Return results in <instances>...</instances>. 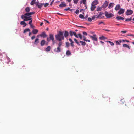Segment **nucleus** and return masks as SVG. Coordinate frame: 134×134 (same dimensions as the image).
Wrapping results in <instances>:
<instances>
[{
  "label": "nucleus",
  "mask_w": 134,
  "mask_h": 134,
  "mask_svg": "<svg viewBox=\"0 0 134 134\" xmlns=\"http://www.w3.org/2000/svg\"><path fill=\"white\" fill-rule=\"evenodd\" d=\"M35 13L34 12H30L28 13H26L24 15H22L21 16V18L23 19V20L24 19H27V18H32L31 15L34 14Z\"/></svg>",
  "instance_id": "obj_1"
},
{
  "label": "nucleus",
  "mask_w": 134,
  "mask_h": 134,
  "mask_svg": "<svg viewBox=\"0 0 134 134\" xmlns=\"http://www.w3.org/2000/svg\"><path fill=\"white\" fill-rule=\"evenodd\" d=\"M55 37L57 40L60 41L62 40H64V37L63 35V33L59 31L57 35H55Z\"/></svg>",
  "instance_id": "obj_2"
},
{
  "label": "nucleus",
  "mask_w": 134,
  "mask_h": 134,
  "mask_svg": "<svg viewBox=\"0 0 134 134\" xmlns=\"http://www.w3.org/2000/svg\"><path fill=\"white\" fill-rule=\"evenodd\" d=\"M105 15L106 17L107 18H111L114 16V15L112 13H109L107 11L105 12Z\"/></svg>",
  "instance_id": "obj_3"
},
{
  "label": "nucleus",
  "mask_w": 134,
  "mask_h": 134,
  "mask_svg": "<svg viewBox=\"0 0 134 134\" xmlns=\"http://www.w3.org/2000/svg\"><path fill=\"white\" fill-rule=\"evenodd\" d=\"M88 36L92 40L95 41H97V38L96 35L94 34L92 36H91L90 35H88Z\"/></svg>",
  "instance_id": "obj_4"
},
{
  "label": "nucleus",
  "mask_w": 134,
  "mask_h": 134,
  "mask_svg": "<svg viewBox=\"0 0 134 134\" xmlns=\"http://www.w3.org/2000/svg\"><path fill=\"white\" fill-rule=\"evenodd\" d=\"M69 34L71 36H72L73 35H74L76 37L78 38V37L76 34V33L75 32L70 31L69 32Z\"/></svg>",
  "instance_id": "obj_5"
},
{
  "label": "nucleus",
  "mask_w": 134,
  "mask_h": 134,
  "mask_svg": "<svg viewBox=\"0 0 134 134\" xmlns=\"http://www.w3.org/2000/svg\"><path fill=\"white\" fill-rule=\"evenodd\" d=\"M133 12L132 10L128 9L126 12V14L127 15H130L132 14Z\"/></svg>",
  "instance_id": "obj_6"
},
{
  "label": "nucleus",
  "mask_w": 134,
  "mask_h": 134,
  "mask_svg": "<svg viewBox=\"0 0 134 134\" xmlns=\"http://www.w3.org/2000/svg\"><path fill=\"white\" fill-rule=\"evenodd\" d=\"M39 35L43 38H45L47 36V35L46 34L45 32H42L41 34ZM38 35L37 36V37H38Z\"/></svg>",
  "instance_id": "obj_7"
},
{
  "label": "nucleus",
  "mask_w": 134,
  "mask_h": 134,
  "mask_svg": "<svg viewBox=\"0 0 134 134\" xmlns=\"http://www.w3.org/2000/svg\"><path fill=\"white\" fill-rule=\"evenodd\" d=\"M108 3H109L108 1H105L104 4L102 6V8H106L108 6Z\"/></svg>",
  "instance_id": "obj_8"
},
{
  "label": "nucleus",
  "mask_w": 134,
  "mask_h": 134,
  "mask_svg": "<svg viewBox=\"0 0 134 134\" xmlns=\"http://www.w3.org/2000/svg\"><path fill=\"white\" fill-rule=\"evenodd\" d=\"M67 5L64 2H61V4L59 5V6L60 7H66Z\"/></svg>",
  "instance_id": "obj_9"
},
{
  "label": "nucleus",
  "mask_w": 134,
  "mask_h": 134,
  "mask_svg": "<svg viewBox=\"0 0 134 134\" xmlns=\"http://www.w3.org/2000/svg\"><path fill=\"white\" fill-rule=\"evenodd\" d=\"M27 18V19H24V21H30L29 22V24L30 25H32L31 24H32V18Z\"/></svg>",
  "instance_id": "obj_10"
},
{
  "label": "nucleus",
  "mask_w": 134,
  "mask_h": 134,
  "mask_svg": "<svg viewBox=\"0 0 134 134\" xmlns=\"http://www.w3.org/2000/svg\"><path fill=\"white\" fill-rule=\"evenodd\" d=\"M49 38L50 39L52 40L53 42V44H54V40L53 35L52 34H49Z\"/></svg>",
  "instance_id": "obj_11"
},
{
  "label": "nucleus",
  "mask_w": 134,
  "mask_h": 134,
  "mask_svg": "<svg viewBox=\"0 0 134 134\" xmlns=\"http://www.w3.org/2000/svg\"><path fill=\"white\" fill-rule=\"evenodd\" d=\"M125 11V9L122 8L120 9L118 11V13L119 15L123 14Z\"/></svg>",
  "instance_id": "obj_12"
},
{
  "label": "nucleus",
  "mask_w": 134,
  "mask_h": 134,
  "mask_svg": "<svg viewBox=\"0 0 134 134\" xmlns=\"http://www.w3.org/2000/svg\"><path fill=\"white\" fill-rule=\"evenodd\" d=\"M61 50L60 48L58 47L57 48L54 49V51L56 52L59 53L61 52Z\"/></svg>",
  "instance_id": "obj_13"
},
{
  "label": "nucleus",
  "mask_w": 134,
  "mask_h": 134,
  "mask_svg": "<svg viewBox=\"0 0 134 134\" xmlns=\"http://www.w3.org/2000/svg\"><path fill=\"white\" fill-rule=\"evenodd\" d=\"M21 21L20 23V24L21 25H24L23 27H25L27 25V24L26 23L25 21Z\"/></svg>",
  "instance_id": "obj_14"
},
{
  "label": "nucleus",
  "mask_w": 134,
  "mask_h": 134,
  "mask_svg": "<svg viewBox=\"0 0 134 134\" xmlns=\"http://www.w3.org/2000/svg\"><path fill=\"white\" fill-rule=\"evenodd\" d=\"M98 2L97 1V0H95L93 1L92 3V5H97L98 4Z\"/></svg>",
  "instance_id": "obj_15"
},
{
  "label": "nucleus",
  "mask_w": 134,
  "mask_h": 134,
  "mask_svg": "<svg viewBox=\"0 0 134 134\" xmlns=\"http://www.w3.org/2000/svg\"><path fill=\"white\" fill-rule=\"evenodd\" d=\"M45 41L44 40H42L41 42V46H43L45 44Z\"/></svg>",
  "instance_id": "obj_16"
},
{
  "label": "nucleus",
  "mask_w": 134,
  "mask_h": 134,
  "mask_svg": "<svg viewBox=\"0 0 134 134\" xmlns=\"http://www.w3.org/2000/svg\"><path fill=\"white\" fill-rule=\"evenodd\" d=\"M104 99L105 100L106 102H108L109 103L110 102V98L109 97H106L105 98H104Z\"/></svg>",
  "instance_id": "obj_17"
},
{
  "label": "nucleus",
  "mask_w": 134,
  "mask_h": 134,
  "mask_svg": "<svg viewBox=\"0 0 134 134\" xmlns=\"http://www.w3.org/2000/svg\"><path fill=\"white\" fill-rule=\"evenodd\" d=\"M69 40L71 42L70 44L71 46L73 47H74V44L73 41H72V40L71 38H69Z\"/></svg>",
  "instance_id": "obj_18"
},
{
  "label": "nucleus",
  "mask_w": 134,
  "mask_h": 134,
  "mask_svg": "<svg viewBox=\"0 0 134 134\" xmlns=\"http://www.w3.org/2000/svg\"><path fill=\"white\" fill-rule=\"evenodd\" d=\"M38 30L37 29H33L32 31V33L34 34H36L37 33Z\"/></svg>",
  "instance_id": "obj_19"
},
{
  "label": "nucleus",
  "mask_w": 134,
  "mask_h": 134,
  "mask_svg": "<svg viewBox=\"0 0 134 134\" xmlns=\"http://www.w3.org/2000/svg\"><path fill=\"white\" fill-rule=\"evenodd\" d=\"M96 7L95 5L91 4V10L92 11L94 10Z\"/></svg>",
  "instance_id": "obj_20"
},
{
  "label": "nucleus",
  "mask_w": 134,
  "mask_h": 134,
  "mask_svg": "<svg viewBox=\"0 0 134 134\" xmlns=\"http://www.w3.org/2000/svg\"><path fill=\"white\" fill-rule=\"evenodd\" d=\"M120 5L119 4L117 5L115 8V9L116 10H118L120 8Z\"/></svg>",
  "instance_id": "obj_21"
},
{
  "label": "nucleus",
  "mask_w": 134,
  "mask_h": 134,
  "mask_svg": "<svg viewBox=\"0 0 134 134\" xmlns=\"http://www.w3.org/2000/svg\"><path fill=\"white\" fill-rule=\"evenodd\" d=\"M39 42V39L38 38H36L34 42V44L35 45H37Z\"/></svg>",
  "instance_id": "obj_22"
},
{
  "label": "nucleus",
  "mask_w": 134,
  "mask_h": 134,
  "mask_svg": "<svg viewBox=\"0 0 134 134\" xmlns=\"http://www.w3.org/2000/svg\"><path fill=\"white\" fill-rule=\"evenodd\" d=\"M25 10L26 12H27V13H29L30 11V9L29 7H27L25 8Z\"/></svg>",
  "instance_id": "obj_23"
},
{
  "label": "nucleus",
  "mask_w": 134,
  "mask_h": 134,
  "mask_svg": "<svg viewBox=\"0 0 134 134\" xmlns=\"http://www.w3.org/2000/svg\"><path fill=\"white\" fill-rule=\"evenodd\" d=\"M51 48L50 46H48L45 49V51L47 52H48L50 51Z\"/></svg>",
  "instance_id": "obj_24"
},
{
  "label": "nucleus",
  "mask_w": 134,
  "mask_h": 134,
  "mask_svg": "<svg viewBox=\"0 0 134 134\" xmlns=\"http://www.w3.org/2000/svg\"><path fill=\"white\" fill-rule=\"evenodd\" d=\"M64 36L65 37H66L69 35V33L67 31H65L64 34Z\"/></svg>",
  "instance_id": "obj_25"
},
{
  "label": "nucleus",
  "mask_w": 134,
  "mask_h": 134,
  "mask_svg": "<svg viewBox=\"0 0 134 134\" xmlns=\"http://www.w3.org/2000/svg\"><path fill=\"white\" fill-rule=\"evenodd\" d=\"M116 19L117 20H123L124 19V18L123 17H121V16H117L116 17Z\"/></svg>",
  "instance_id": "obj_26"
},
{
  "label": "nucleus",
  "mask_w": 134,
  "mask_h": 134,
  "mask_svg": "<svg viewBox=\"0 0 134 134\" xmlns=\"http://www.w3.org/2000/svg\"><path fill=\"white\" fill-rule=\"evenodd\" d=\"M30 31V30L29 28H27L26 29L24 30L23 31V33H25L26 32H29Z\"/></svg>",
  "instance_id": "obj_27"
},
{
  "label": "nucleus",
  "mask_w": 134,
  "mask_h": 134,
  "mask_svg": "<svg viewBox=\"0 0 134 134\" xmlns=\"http://www.w3.org/2000/svg\"><path fill=\"white\" fill-rule=\"evenodd\" d=\"M123 47H124V48H126V47L127 48H128L129 49H130V47L128 45H127V44H123Z\"/></svg>",
  "instance_id": "obj_28"
},
{
  "label": "nucleus",
  "mask_w": 134,
  "mask_h": 134,
  "mask_svg": "<svg viewBox=\"0 0 134 134\" xmlns=\"http://www.w3.org/2000/svg\"><path fill=\"white\" fill-rule=\"evenodd\" d=\"M66 54L67 56H69L71 55V53L69 50H67L66 52Z\"/></svg>",
  "instance_id": "obj_29"
},
{
  "label": "nucleus",
  "mask_w": 134,
  "mask_h": 134,
  "mask_svg": "<svg viewBox=\"0 0 134 134\" xmlns=\"http://www.w3.org/2000/svg\"><path fill=\"white\" fill-rule=\"evenodd\" d=\"M44 4L43 3H41L40 4H39L37 6L40 9H41L42 7V6L44 5Z\"/></svg>",
  "instance_id": "obj_30"
},
{
  "label": "nucleus",
  "mask_w": 134,
  "mask_h": 134,
  "mask_svg": "<svg viewBox=\"0 0 134 134\" xmlns=\"http://www.w3.org/2000/svg\"><path fill=\"white\" fill-rule=\"evenodd\" d=\"M36 0H32L30 3L31 5H33L35 4Z\"/></svg>",
  "instance_id": "obj_31"
},
{
  "label": "nucleus",
  "mask_w": 134,
  "mask_h": 134,
  "mask_svg": "<svg viewBox=\"0 0 134 134\" xmlns=\"http://www.w3.org/2000/svg\"><path fill=\"white\" fill-rule=\"evenodd\" d=\"M75 42L79 45L80 46V44L79 43V42H78V40L76 38H74V39Z\"/></svg>",
  "instance_id": "obj_32"
},
{
  "label": "nucleus",
  "mask_w": 134,
  "mask_h": 134,
  "mask_svg": "<svg viewBox=\"0 0 134 134\" xmlns=\"http://www.w3.org/2000/svg\"><path fill=\"white\" fill-rule=\"evenodd\" d=\"M80 42L81 43V45L82 46H85L86 44V43L85 42L82 41H80Z\"/></svg>",
  "instance_id": "obj_33"
},
{
  "label": "nucleus",
  "mask_w": 134,
  "mask_h": 134,
  "mask_svg": "<svg viewBox=\"0 0 134 134\" xmlns=\"http://www.w3.org/2000/svg\"><path fill=\"white\" fill-rule=\"evenodd\" d=\"M86 0H82V1L80 2V4H81L82 3H83V4L86 5Z\"/></svg>",
  "instance_id": "obj_34"
},
{
  "label": "nucleus",
  "mask_w": 134,
  "mask_h": 134,
  "mask_svg": "<svg viewBox=\"0 0 134 134\" xmlns=\"http://www.w3.org/2000/svg\"><path fill=\"white\" fill-rule=\"evenodd\" d=\"M78 37L79 36L80 39H82V36L81 34H78L77 35Z\"/></svg>",
  "instance_id": "obj_35"
},
{
  "label": "nucleus",
  "mask_w": 134,
  "mask_h": 134,
  "mask_svg": "<svg viewBox=\"0 0 134 134\" xmlns=\"http://www.w3.org/2000/svg\"><path fill=\"white\" fill-rule=\"evenodd\" d=\"M113 4H114L113 3H111L109 5V6L108 7V8H109L110 7H113V5H112Z\"/></svg>",
  "instance_id": "obj_36"
},
{
  "label": "nucleus",
  "mask_w": 134,
  "mask_h": 134,
  "mask_svg": "<svg viewBox=\"0 0 134 134\" xmlns=\"http://www.w3.org/2000/svg\"><path fill=\"white\" fill-rule=\"evenodd\" d=\"M102 6L101 7H98L97 8V11H101L102 9Z\"/></svg>",
  "instance_id": "obj_37"
},
{
  "label": "nucleus",
  "mask_w": 134,
  "mask_h": 134,
  "mask_svg": "<svg viewBox=\"0 0 134 134\" xmlns=\"http://www.w3.org/2000/svg\"><path fill=\"white\" fill-rule=\"evenodd\" d=\"M132 20V18L131 17L129 18H127L126 19L125 21H130Z\"/></svg>",
  "instance_id": "obj_38"
},
{
  "label": "nucleus",
  "mask_w": 134,
  "mask_h": 134,
  "mask_svg": "<svg viewBox=\"0 0 134 134\" xmlns=\"http://www.w3.org/2000/svg\"><path fill=\"white\" fill-rule=\"evenodd\" d=\"M79 17L80 18H81V19H83V18H84V16L82 15V14H80L79 15Z\"/></svg>",
  "instance_id": "obj_39"
},
{
  "label": "nucleus",
  "mask_w": 134,
  "mask_h": 134,
  "mask_svg": "<svg viewBox=\"0 0 134 134\" xmlns=\"http://www.w3.org/2000/svg\"><path fill=\"white\" fill-rule=\"evenodd\" d=\"M107 42H109V43L110 44V45L111 46H113L114 45V43L112 42H111L110 41H107Z\"/></svg>",
  "instance_id": "obj_40"
},
{
  "label": "nucleus",
  "mask_w": 134,
  "mask_h": 134,
  "mask_svg": "<svg viewBox=\"0 0 134 134\" xmlns=\"http://www.w3.org/2000/svg\"><path fill=\"white\" fill-rule=\"evenodd\" d=\"M79 0H73L74 2V4H77Z\"/></svg>",
  "instance_id": "obj_41"
},
{
  "label": "nucleus",
  "mask_w": 134,
  "mask_h": 134,
  "mask_svg": "<svg viewBox=\"0 0 134 134\" xmlns=\"http://www.w3.org/2000/svg\"><path fill=\"white\" fill-rule=\"evenodd\" d=\"M66 47H68L69 46L70 44L69 42H66Z\"/></svg>",
  "instance_id": "obj_42"
},
{
  "label": "nucleus",
  "mask_w": 134,
  "mask_h": 134,
  "mask_svg": "<svg viewBox=\"0 0 134 134\" xmlns=\"http://www.w3.org/2000/svg\"><path fill=\"white\" fill-rule=\"evenodd\" d=\"M62 42H59L58 44V47H61V46L62 45Z\"/></svg>",
  "instance_id": "obj_43"
},
{
  "label": "nucleus",
  "mask_w": 134,
  "mask_h": 134,
  "mask_svg": "<svg viewBox=\"0 0 134 134\" xmlns=\"http://www.w3.org/2000/svg\"><path fill=\"white\" fill-rule=\"evenodd\" d=\"M88 20L89 22H91L92 21V18L90 17H89L88 18Z\"/></svg>",
  "instance_id": "obj_44"
},
{
  "label": "nucleus",
  "mask_w": 134,
  "mask_h": 134,
  "mask_svg": "<svg viewBox=\"0 0 134 134\" xmlns=\"http://www.w3.org/2000/svg\"><path fill=\"white\" fill-rule=\"evenodd\" d=\"M83 35H84L86 36L87 35V34L86 33V32H85V31L83 32Z\"/></svg>",
  "instance_id": "obj_45"
},
{
  "label": "nucleus",
  "mask_w": 134,
  "mask_h": 134,
  "mask_svg": "<svg viewBox=\"0 0 134 134\" xmlns=\"http://www.w3.org/2000/svg\"><path fill=\"white\" fill-rule=\"evenodd\" d=\"M44 5L45 7H46L49 5V3H46L44 4Z\"/></svg>",
  "instance_id": "obj_46"
},
{
  "label": "nucleus",
  "mask_w": 134,
  "mask_h": 134,
  "mask_svg": "<svg viewBox=\"0 0 134 134\" xmlns=\"http://www.w3.org/2000/svg\"><path fill=\"white\" fill-rule=\"evenodd\" d=\"M39 2H35V4H36V6H37L38 5H39Z\"/></svg>",
  "instance_id": "obj_47"
},
{
  "label": "nucleus",
  "mask_w": 134,
  "mask_h": 134,
  "mask_svg": "<svg viewBox=\"0 0 134 134\" xmlns=\"http://www.w3.org/2000/svg\"><path fill=\"white\" fill-rule=\"evenodd\" d=\"M79 10H78V9H77V10H76V11H75V13L76 14H79Z\"/></svg>",
  "instance_id": "obj_48"
},
{
  "label": "nucleus",
  "mask_w": 134,
  "mask_h": 134,
  "mask_svg": "<svg viewBox=\"0 0 134 134\" xmlns=\"http://www.w3.org/2000/svg\"><path fill=\"white\" fill-rule=\"evenodd\" d=\"M70 10V8L68 7L67 8H66L65 9H64V11H68L69 10Z\"/></svg>",
  "instance_id": "obj_49"
},
{
  "label": "nucleus",
  "mask_w": 134,
  "mask_h": 134,
  "mask_svg": "<svg viewBox=\"0 0 134 134\" xmlns=\"http://www.w3.org/2000/svg\"><path fill=\"white\" fill-rule=\"evenodd\" d=\"M103 14V13L102 12H100L99 15H98V16H99V17L100 16H101L102 14Z\"/></svg>",
  "instance_id": "obj_50"
},
{
  "label": "nucleus",
  "mask_w": 134,
  "mask_h": 134,
  "mask_svg": "<svg viewBox=\"0 0 134 134\" xmlns=\"http://www.w3.org/2000/svg\"><path fill=\"white\" fill-rule=\"evenodd\" d=\"M116 44L117 45H120V44L119 43V42L118 41H116Z\"/></svg>",
  "instance_id": "obj_51"
},
{
  "label": "nucleus",
  "mask_w": 134,
  "mask_h": 134,
  "mask_svg": "<svg viewBox=\"0 0 134 134\" xmlns=\"http://www.w3.org/2000/svg\"><path fill=\"white\" fill-rule=\"evenodd\" d=\"M106 38L105 37L103 36H102L101 37H100V39H104Z\"/></svg>",
  "instance_id": "obj_52"
},
{
  "label": "nucleus",
  "mask_w": 134,
  "mask_h": 134,
  "mask_svg": "<svg viewBox=\"0 0 134 134\" xmlns=\"http://www.w3.org/2000/svg\"><path fill=\"white\" fill-rule=\"evenodd\" d=\"M127 32V31H121V33H126Z\"/></svg>",
  "instance_id": "obj_53"
},
{
  "label": "nucleus",
  "mask_w": 134,
  "mask_h": 134,
  "mask_svg": "<svg viewBox=\"0 0 134 134\" xmlns=\"http://www.w3.org/2000/svg\"><path fill=\"white\" fill-rule=\"evenodd\" d=\"M47 41L49 42L51 40L49 38V37H47Z\"/></svg>",
  "instance_id": "obj_54"
},
{
  "label": "nucleus",
  "mask_w": 134,
  "mask_h": 134,
  "mask_svg": "<svg viewBox=\"0 0 134 134\" xmlns=\"http://www.w3.org/2000/svg\"><path fill=\"white\" fill-rule=\"evenodd\" d=\"M82 38H83V40L84 41H85L86 40V37L84 36H83Z\"/></svg>",
  "instance_id": "obj_55"
},
{
  "label": "nucleus",
  "mask_w": 134,
  "mask_h": 134,
  "mask_svg": "<svg viewBox=\"0 0 134 134\" xmlns=\"http://www.w3.org/2000/svg\"><path fill=\"white\" fill-rule=\"evenodd\" d=\"M35 36H34L31 37V38L32 40H33L35 38Z\"/></svg>",
  "instance_id": "obj_56"
},
{
  "label": "nucleus",
  "mask_w": 134,
  "mask_h": 134,
  "mask_svg": "<svg viewBox=\"0 0 134 134\" xmlns=\"http://www.w3.org/2000/svg\"><path fill=\"white\" fill-rule=\"evenodd\" d=\"M54 0H53L51 2V3L50 4V5H52V4H53V2H54Z\"/></svg>",
  "instance_id": "obj_57"
},
{
  "label": "nucleus",
  "mask_w": 134,
  "mask_h": 134,
  "mask_svg": "<svg viewBox=\"0 0 134 134\" xmlns=\"http://www.w3.org/2000/svg\"><path fill=\"white\" fill-rule=\"evenodd\" d=\"M88 17V15H86L85 17L84 18H85V19H86Z\"/></svg>",
  "instance_id": "obj_58"
},
{
  "label": "nucleus",
  "mask_w": 134,
  "mask_h": 134,
  "mask_svg": "<svg viewBox=\"0 0 134 134\" xmlns=\"http://www.w3.org/2000/svg\"><path fill=\"white\" fill-rule=\"evenodd\" d=\"M121 101L123 103L124 102H125V100L124 99H121Z\"/></svg>",
  "instance_id": "obj_59"
},
{
  "label": "nucleus",
  "mask_w": 134,
  "mask_h": 134,
  "mask_svg": "<svg viewBox=\"0 0 134 134\" xmlns=\"http://www.w3.org/2000/svg\"><path fill=\"white\" fill-rule=\"evenodd\" d=\"M95 17H94V16H93L92 18V20H94L95 19Z\"/></svg>",
  "instance_id": "obj_60"
},
{
  "label": "nucleus",
  "mask_w": 134,
  "mask_h": 134,
  "mask_svg": "<svg viewBox=\"0 0 134 134\" xmlns=\"http://www.w3.org/2000/svg\"><path fill=\"white\" fill-rule=\"evenodd\" d=\"M103 30L108 32H109L110 31V30L108 29H103Z\"/></svg>",
  "instance_id": "obj_61"
},
{
  "label": "nucleus",
  "mask_w": 134,
  "mask_h": 134,
  "mask_svg": "<svg viewBox=\"0 0 134 134\" xmlns=\"http://www.w3.org/2000/svg\"><path fill=\"white\" fill-rule=\"evenodd\" d=\"M44 20L45 21H46L47 23H48L49 24L50 23L48 21L46 20L45 19H44Z\"/></svg>",
  "instance_id": "obj_62"
},
{
  "label": "nucleus",
  "mask_w": 134,
  "mask_h": 134,
  "mask_svg": "<svg viewBox=\"0 0 134 134\" xmlns=\"http://www.w3.org/2000/svg\"><path fill=\"white\" fill-rule=\"evenodd\" d=\"M1 67H4V64H2L1 65Z\"/></svg>",
  "instance_id": "obj_63"
},
{
  "label": "nucleus",
  "mask_w": 134,
  "mask_h": 134,
  "mask_svg": "<svg viewBox=\"0 0 134 134\" xmlns=\"http://www.w3.org/2000/svg\"><path fill=\"white\" fill-rule=\"evenodd\" d=\"M30 26L32 28H34V26L32 25H31Z\"/></svg>",
  "instance_id": "obj_64"
}]
</instances>
